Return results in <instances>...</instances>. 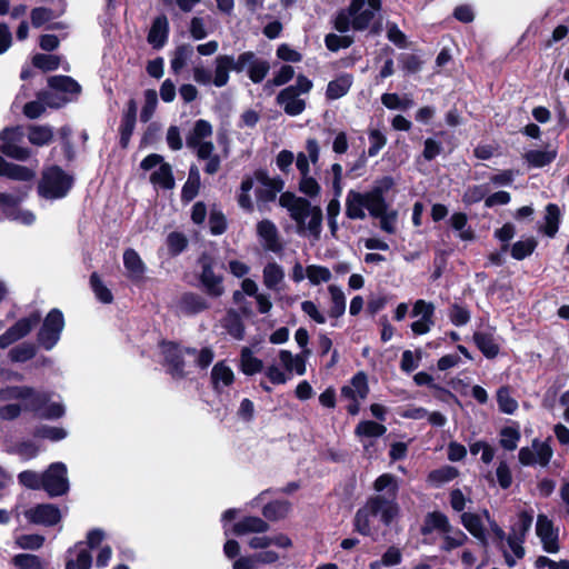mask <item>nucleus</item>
<instances>
[{
	"label": "nucleus",
	"mask_w": 569,
	"mask_h": 569,
	"mask_svg": "<svg viewBox=\"0 0 569 569\" xmlns=\"http://www.w3.org/2000/svg\"><path fill=\"white\" fill-rule=\"evenodd\" d=\"M212 126L206 120L196 121L192 130L186 139L187 147L194 150L198 158L209 157L214 151V146L211 141L204 139L211 137Z\"/></svg>",
	"instance_id": "obj_15"
},
{
	"label": "nucleus",
	"mask_w": 569,
	"mask_h": 569,
	"mask_svg": "<svg viewBox=\"0 0 569 569\" xmlns=\"http://www.w3.org/2000/svg\"><path fill=\"white\" fill-rule=\"evenodd\" d=\"M254 194L258 207L273 201L283 188V182L277 178H270L263 170L253 173Z\"/></svg>",
	"instance_id": "obj_17"
},
{
	"label": "nucleus",
	"mask_w": 569,
	"mask_h": 569,
	"mask_svg": "<svg viewBox=\"0 0 569 569\" xmlns=\"http://www.w3.org/2000/svg\"><path fill=\"white\" fill-rule=\"evenodd\" d=\"M561 212L557 204L549 203L546 207L543 223L539 227L546 236L553 238L559 229Z\"/></svg>",
	"instance_id": "obj_39"
},
{
	"label": "nucleus",
	"mask_w": 569,
	"mask_h": 569,
	"mask_svg": "<svg viewBox=\"0 0 569 569\" xmlns=\"http://www.w3.org/2000/svg\"><path fill=\"white\" fill-rule=\"evenodd\" d=\"M553 456V450L547 441L535 439L530 447L519 450L518 459L523 466L546 467Z\"/></svg>",
	"instance_id": "obj_18"
},
{
	"label": "nucleus",
	"mask_w": 569,
	"mask_h": 569,
	"mask_svg": "<svg viewBox=\"0 0 569 569\" xmlns=\"http://www.w3.org/2000/svg\"><path fill=\"white\" fill-rule=\"evenodd\" d=\"M20 380V373L0 366V402L22 400L26 411H32L43 419L56 420L64 416V405L61 400H53L52 393L37 391L29 386L9 385Z\"/></svg>",
	"instance_id": "obj_1"
},
{
	"label": "nucleus",
	"mask_w": 569,
	"mask_h": 569,
	"mask_svg": "<svg viewBox=\"0 0 569 569\" xmlns=\"http://www.w3.org/2000/svg\"><path fill=\"white\" fill-rule=\"evenodd\" d=\"M435 305L423 299H419L413 303L412 316L419 318L410 326L415 335H426L431 330V328L435 326Z\"/></svg>",
	"instance_id": "obj_21"
},
{
	"label": "nucleus",
	"mask_w": 569,
	"mask_h": 569,
	"mask_svg": "<svg viewBox=\"0 0 569 569\" xmlns=\"http://www.w3.org/2000/svg\"><path fill=\"white\" fill-rule=\"evenodd\" d=\"M160 350L172 377L182 378L184 376V365L180 348L173 342H163Z\"/></svg>",
	"instance_id": "obj_26"
},
{
	"label": "nucleus",
	"mask_w": 569,
	"mask_h": 569,
	"mask_svg": "<svg viewBox=\"0 0 569 569\" xmlns=\"http://www.w3.org/2000/svg\"><path fill=\"white\" fill-rule=\"evenodd\" d=\"M179 312L183 315H196L208 308L207 301L194 293L183 295L177 305Z\"/></svg>",
	"instance_id": "obj_38"
},
{
	"label": "nucleus",
	"mask_w": 569,
	"mask_h": 569,
	"mask_svg": "<svg viewBox=\"0 0 569 569\" xmlns=\"http://www.w3.org/2000/svg\"><path fill=\"white\" fill-rule=\"evenodd\" d=\"M497 402L499 410L507 415H512L518 409V401L511 396L509 387H501L498 389Z\"/></svg>",
	"instance_id": "obj_54"
},
{
	"label": "nucleus",
	"mask_w": 569,
	"mask_h": 569,
	"mask_svg": "<svg viewBox=\"0 0 569 569\" xmlns=\"http://www.w3.org/2000/svg\"><path fill=\"white\" fill-rule=\"evenodd\" d=\"M399 512L397 502L386 500L382 496H373L355 516V529L363 536H371L376 530V519L388 526Z\"/></svg>",
	"instance_id": "obj_4"
},
{
	"label": "nucleus",
	"mask_w": 569,
	"mask_h": 569,
	"mask_svg": "<svg viewBox=\"0 0 569 569\" xmlns=\"http://www.w3.org/2000/svg\"><path fill=\"white\" fill-rule=\"evenodd\" d=\"M64 328V318L59 309H52L40 327L37 341L46 350L53 349L60 340Z\"/></svg>",
	"instance_id": "obj_11"
},
{
	"label": "nucleus",
	"mask_w": 569,
	"mask_h": 569,
	"mask_svg": "<svg viewBox=\"0 0 569 569\" xmlns=\"http://www.w3.org/2000/svg\"><path fill=\"white\" fill-rule=\"evenodd\" d=\"M393 186V179L386 176L376 180L372 188L366 192L349 190L346 197V216L351 220H365L366 209L388 204L385 196Z\"/></svg>",
	"instance_id": "obj_3"
},
{
	"label": "nucleus",
	"mask_w": 569,
	"mask_h": 569,
	"mask_svg": "<svg viewBox=\"0 0 569 569\" xmlns=\"http://www.w3.org/2000/svg\"><path fill=\"white\" fill-rule=\"evenodd\" d=\"M31 190V186H24L13 193H0V207L3 214L8 218L9 213L14 211L20 202H22Z\"/></svg>",
	"instance_id": "obj_41"
},
{
	"label": "nucleus",
	"mask_w": 569,
	"mask_h": 569,
	"mask_svg": "<svg viewBox=\"0 0 569 569\" xmlns=\"http://www.w3.org/2000/svg\"><path fill=\"white\" fill-rule=\"evenodd\" d=\"M123 266L127 271V276L131 280H140L142 279L146 272V264L142 261L141 257L134 249H127L123 252Z\"/></svg>",
	"instance_id": "obj_32"
},
{
	"label": "nucleus",
	"mask_w": 569,
	"mask_h": 569,
	"mask_svg": "<svg viewBox=\"0 0 569 569\" xmlns=\"http://www.w3.org/2000/svg\"><path fill=\"white\" fill-rule=\"evenodd\" d=\"M458 475L459 472L457 468L452 466H443L439 469L431 471L428 476V481L435 487H440L453 480Z\"/></svg>",
	"instance_id": "obj_52"
},
{
	"label": "nucleus",
	"mask_w": 569,
	"mask_h": 569,
	"mask_svg": "<svg viewBox=\"0 0 569 569\" xmlns=\"http://www.w3.org/2000/svg\"><path fill=\"white\" fill-rule=\"evenodd\" d=\"M312 89V82L305 76H298L295 84L289 86L281 90L277 96V103L283 109V111L296 117L301 114L306 109L307 96Z\"/></svg>",
	"instance_id": "obj_8"
},
{
	"label": "nucleus",
	"mask_w": 569,
	"mask_h": 569,
	"mask_svg": "<svg viewBox=\"0 0 569 569\" xmlns=\"http://www.w3.org/2000/svg\"><path fill=\"white\" fill-rule=\"evenodd\" d=\"M367 210L370 217L379 220V227L382 231L390 234L397 231L398 211L389 209V204Z\"/></svg>",
	"instance_id": "obj_29"
},
{
	"label": "nucleus",
	"mask_w": 569,
	"mask_h": 569,
	"mask_svg": "<svg viewBox=\"0 0 569 569\" xmlns=\"http://www.w3.org/2000/svg\"><path fill=\"white\" fill-rule=\"evenodd\" d=\"M448 317L453 326L462 327L470 321L471 315L465 306L453 303L449 308Z\"/></svg>",
	"instance_id": "obj_60"
},
{
	"label": "nucleus",
	"mask_w": 569,
	"mask_h": 569,
	"mask_svg": "<svg viewBox=\"0 0 569 569\" xmlns=\"http://www.w3.org/2000/svg\"><path fill=\"white\" fill-rule=\"evenodd\" d=\"M257 234L264 250L279 253L283 246L277 226L268 219L257 223Z\"/></svg>",
	"instance_id": "obj_24"
},
{
	"label": "nucleus",
	"mask_w": 569,
	"mask_h": 569,
	"mask_svg": "<svg viewBox=\"0 0 569 569\" xmlns=\"http://www.w3.org/2000/svg\"><path fill=\"white\" fill-rule=\"evenodd\" d=\"M284 269L279 263L268 262L262 270L263 286L273 292H280L284 283Z\"/></svg>",
	"instance_id": "obj_27"
},
{
	"label": "nucleus",
	"mask_w": 569,
	"mask_h": 569,
	"mask_svg": "<svg viewBox=\"0 0 569 569\" xmlns=\"http://www.w3.org/2000/svg\"><path fill=\"white\" fill-rule=\"evenodd\" d=\"M268 529L269 525L261 518L246 517L233 526L232 532L241 536L250 532L261 533L266 532Z\"/></svg>",
	"instance_id": "obj_42"
},
{
	"label": "nucleus",
	"mask_w": 569,
	"mask_h": 569,
	"mask_svg": "<svg viewBox=\"0 0 569 569\" xmlns=\"http://www.w3.org/2000/svg\"><path fill=\"white\" fill-rule=\"evenodd\" d=\"M240 370L247 376H253L263 370V362L254 357L250 348L243 347L240 353Z\"/></svg>",
	"instance_id": "obj_45"
},
{
	"label": "nucleus",
	"mask_w": 569,
	"mask_h": 569,
	"mask_svg": "<svg viewBox=\"0 0 569 569\" xmlns=\"http://www.w3.org/2000/svg\"><path fill=\"white\" fill-rule=\"evenodd\" d=\"M238 58L229 54H220L214 59L213 84L218 88L224 87L229 81V72L240 73Z\"/></svg>",
	"instance_id": "obj_25"
},
{
	"label": "nucleus",
	"mask_w": 569,
	"mask_h": 569,
	"mask_svg": "<svg viewBox=\"0 0 569 569\" xmlns=\"http://www.w3.org/2000/svg\"><path fill=\"white\" fill-rule=\"evenodd\" d=\"M52 93H42L39 96V100L26 103L23 113L30 118L36 119L42 114L47 104V100L51 99Z\"/></svg>",
	"instance_id": "obj_61"
},
{
	"label": "nucleus",
	"mask_w": 569,
	"mask_h": 569,
	"mask_svg": "<svg viewBox=\"0 0 569 569\" xmlns=\"http://www.w3.org/2000/svg\"><path fill=\"white\" fill-rule=\"evenodd\" d=\"M279 203L289 211L290 217L297 224L299 234H309L316 240L319 239L322 230V210L320 207H312L308 200L289 192L280 196Z\"/></svg>",
	"instance_id": "obj_2"
},
{
	"label": "nucleus",
	"mask_w": 569,
	"mask_h": 569,
	"mask_svg": "<svg viewBox=\"0 0 569 569\" xmlns=\"http://www.w3.org/2000/svg\"><path fill=\"white\" fill-rule=\"evenodd\" d=\"M41 316L39 312H32L29 316L18 320L3 335L0 336V348L6 349L13 342L24 338L30 331L39 325Z\"/></svg>",
	"instance_id": "obj_20"
},
{
	"label": "nucleus",
	"mask_w": 569,
	"mask_h": 569,
	"mask_svg": "<svg viewBox=\"0 0 569 569\" xmlns=\"http://www.w3.org/2000/svg\"><path fill=\"white\" fill-rule=\"evenodd\" d=\"M234 381L233 370L224 362H217L211 370V382L213 389L221 392Z\"/></svg>",
	"instance_id": "obj_31"
},
{
	"label": "nucleus",
	"mask_w": 569,
	"mask_h": 569,
	"mask_svg": "<svg viewBox=\"0 0 569 569\" xmlns=\"http://www.w3.org/2000/svg\"><path fill=\"white\" fill-rule=\"evenodd\" d=\"M140 166L143 170L154 169L150 176V182L154 187L168 190L174 187L172 168L169 163L163 161L162 156L157 153L149 154L141 161Z\"/></svg>",
	"instance_id": "obj_13"
},
{
	"label": "nucleus",
	"mask_w": 569,
	"mask_h": 569,
	"mask_svg": "<svg viewBox=\"0 0 569 569\" xmlns=\"http://www.w3.org/2000/svg\"><path fill=\"white\" fill-rule=\"evenodd\" d=\"M12 562L19 569H44L42 561L36 555H17L13 557Z\"/></svg>",
	"instance_id": "obj_63"
},
{
	"label": "nucleus",
	"mask_w": 569,
	"mask_h": 569,
	"mask_svg": "<svg viewBox=\"0 0 569 569\" xmlns=\"http://www.w3.org/2000/svg\"><path fill=\"white\" fill-rule=\"evenodd\" d=\"M191 56H192L191 46L183 44V46L178 47L173 53V57H172L171 63H170L171 70L173 71V73H176V74L179 73L184 68V66L187 64V62L189 61Z\"/></svg>",
	"instance_id": "obj_57"
},
{
	"label": "nucleus",
	"mask_w": 569,
	"mask_h": 569,
	"mask_svg": "<svg viewBox=\"0 0 569 569\" xmlns=\"http://www.w3.org/2000/svg\"><path fill=\"white\" fill-rule=\"evenodd\" d=\"M23 138L24 132L21 127L6 128L0 133V151L9 158L19 161L27 160L31 152L21 146Z\"/></svg>",
	"instance_id": "obj_14"
},
{
	"label": "nucleus",
	"mask_w": 569,
	"mask_h": 569,
	"mask_svg": "<svg viewBox=\"0 0 569 569\" xmlns=\"http://www.w3.org/2000/svg\"><path fill=\"white\" fill-rule=\"evenodd\" d=\"M49 87L57 92L52 100H47L48 107L60 108L67 102L74 100L80 91V84L68 76H53L48 79Z\"/></svg>",
	"instance_id": "obj_12"
},
{
	"label": "nucleus",
	"mask_w": 569,
	"mask_h": 569,
	"mask_svg": "<svg viewBox=\"0 0 569 569\" xmlns=\"http://www.w3.org/2000/svg\"><path fill=\"white\" fill-rule=\"evenodd\" d=\"M368 377L363 371H359L341 388L340 396L342 400L348 401V413L356 416L360 411L361 402L368 397Z\"/></svg>",
	"instance_id": "obj_10"
},
{
	"label": "nucleus",
	"mask_w": 569,
	"mask_h": 569,
	"mask_svg": "<svg viewBox=\"0 0 569 569\" xmlns=\"http://www.w3.org/2000/svg\"><path fill=\"white\" fill-rule=\"evenodd\" d=\"M201 282L204 286L207 293L212 297H220L224 291L222 278L217 276L212 268L207 263L202 264Z\"/></svg>",
	"instance_id": "obj_37"
},
{
	"label": "nucleus",
	"mask_w": 569,
	"mask_h": 569,
	"mask_svg": "<svg viewBox=\"0 0 569 569\" xmlns=\"http://www.w3.org/2000/svg\"><path fill=\"white\" fill-rule=\"evenodd\" d=\"M290 510L288 501H274L264 506L262 513L267 519L279 520L284 518Z\"/></svg>",
	"instance_id": "obj_59"
},
{
	"label": "nucleus",
	"mask_w": 569,
	"mask_h": 569,
	"mask_svg": "<svg viewBox=\"0 0 569 569\" xmlns=\"http://www.w3.org/2000/svg\"><path fill=\"white\" fill-rule=\"evenodd\" d=\"M169 22L167 17H157L148 34V42L156 49L164 46L168 39Z\"/></svg>",
	"instance_id": "obj_34"
},
{
	"label": "nucleus",
	"mask_w": 569,
	"mask_h": 569,
	"mask_svg": "<svg viewBox=\"0 0 569 569\" xmlns=\"http://www.w3.org/2000/svg\"><path fill=\"white\" fill-rule=\"evenodd\" d=\"M387 428L383 425L371 420H365L358 423L355 433L360 438H379L383 436Z\"/></svg>",
	"instance_id": "obj_50"
},
{
	"label": "nucleus",
	"mask_w": 569,
	"mask_h": 569,
	"mask_svg": "<svg viewBox=\"0 0 569 569\" xmlns=\"http://www.w3.org/2000/svg\"><path fill=\"white\" fill-rule=\"evenodd\" d=\"M373 488L378 493H382L381 496L386 500H392V502H396L398 482L395 476L390 473L381 475L376 479Z\"/></svg>",
	"instance_id": "obj_40"
},
{
	"label": "nucleus",
	"mask_w": 569,
	"mask_h": 569,
	"mask_svg": "<svg viewBox=\"0 0 569 569\" xmlns=\"http://www.w3.org/2000/svg\"><path fill=\"white\" fill-rule=\"evenodd\" d=\"M523 541L525 539L519 536H508V549H503V555L508 567H513L516 562L525 556V548L522 546Z\"/></svg>",
	"instance_id": "obj_44"
},
{
	"label": "nucleus",
	"mask_w": 569,
	"mask_h": 569,
	"mask_svg": "<svg viewBox=\"0 0 569 569\" xmlns=\"http://www.w3.org/2000/svg\"><path fill=\"white\" fill-rule=\"evenodd\" d=\"M52 139L53 129L50 126L33 124L28 128V140L34 146H47Z\"/></svg>",
	"instance_id": "obj_47"
},
{
	"label": "nucleus",
	"mask_w": 569,
	"mask_h": 569,
	"mask_svg": "<svg viewBox=\"0 0 569 569\" xmlns=\"http://www.w3.org/2000/svg\"><path fill=\"white\" fill-rule=\"evenodd\" d=\"M353 78L349 73H343L336 79L331 80L326 90V98L328 100H337L345 97L350 90Z\"/></svg>",
	"instance_id": "obj_35"
},
{
	"label": "nucleus",
	"mask_w": 569,
	"mask_h": 569,
	"mask_svg": "<svg viewBox=\"0 0 569 569\" xmlns=\"http://www.w3.org/2000/svg\"><path fill=\"white\" fill-rule=\"evenodd\" d=\"M537 241L533 238L519 240L511 247V256L516 260H522L529 257L536 249Z\"/></svg>",
	"instance_id": "obj_58"
},
{
	"label": "nucleus",
	"mask_w": 569,
	"mask_h": 569,
	"mask_svg": "<svg viewBox=\"0 0 569 569\" xmlns=\"http://www.w3.org/2000/svg\"><path fill=\"white\" fill-rule=\"evenodd\" d=\"M253 176H246L242 179L239 191L237 193V201L239 207L247 212H252L254 209V202L251 197V191L253 190Z\"/></svg>",
	"instance_id": "obj_43"
},
{
	"label": "nucleus",
	"mask_w": 569,
	"mask_h": 569,
	"mask_svg": "<svg viewBox=\"0 0 569 569\" xmlns=\"http://www.w3.org/2000/svg\"><path fill=\"white\" fill-rule=\"evenodd\" d=\"M0 176L17 181H32L36 177V172L24 166L7 162L0 156Z\"/></svg>",
	"instance_id": "obj_33"
},
{
	"label": "nucleus",
	"mask_w": 569,
	"mask_h": 569,
	"mask_svg": "<svg viewBox=\"0 0 569 569\" xmlns=\"http://www.w3.org/2000/svg\"><path fill=\"white\" fill-rule=\"evenodd\" d=\"M24 517L31 523L50 527L61 520V511L54 505L41 503L27 509Z\"/></svg>",
	"instance_id": "obj_22"
},
{
	"label": "nucleus",
	"mask_w": 569,
	"mask_h": 569,
	"mask_svg": "<svg viewBox=\"0 0 569 569\" xmlns=\"http://www.w3.org/2000/svg\"><path fill=\"white\" fill-rule=\"evenodd\" d=\"M332 273L329 268L320 264L307 266V279L311 286H320L331 280Z\"/></svg>",
	"instance_id": "obj_53"
},
{
	"label": "nucleus",
	"mask_w": 569,
	"mask_h": 569,
	"mask_svg": "<svg viewBox=\"0 0 569 569\" xmlns=\"http://www.w3.org/2000/svg\"><path fill=\"white\" fill-rule=\"evenodd\" d=\"M451 527L449 519L446 515L435 511L426 517L425 532L438 531L443 533Z\"/></svg>",
	"instance_id": "obj_51"
},
{
	"label": "nucleus",
	"mask_w": 569,
	"mask_h": 569,
	"mask_svg": "<svg viewBox=\"0 0 569 569\" xmlns=\"http://www.w3.org/2000/svg\"><path fill=\"white\" fill-rule=\"evenodd\" d=\"M42 489L51 497L64 495L69 489L67 467L62 462H54L42 473Z\"/></svg>",
	"instance_id": "obj_16"
},
{
	"label": "nucleus",
	"mask_w": 569,
	"mask_h": 569,
	"mask_svg": "<svg viewBox=\"0 0 569 569\" xmlns=\"http://www.w3.org/2000/svg\"><path fill=\"white\" fill-rule=\"evenodd\" d=\"M310 350L306 349L299 355H293L289 350H280L278 353L279 365L282 369L271 363L266 367L264 376L273 385H284L292 375L303 376L307 371V359Z\"/></svg>",
	"instance_id": "obj_6"
},
{
	"label": "nucleus",
	"mask_w": 569,
	"mask_h": 569,
	"mask_svg": "<svg viewBox=\"0 0 569 569\" xmlns=\"http://www.w3.org/2000/svg\"><path fill=\"white\" fill-rule=\"evenodd\" d=\"M36 346L31 342H22L9 351V358L13 362H26L34 357Z\"/></svg>",
	"instance_id": "obj_56"
},
{
	"label": "nucleus",
	"mask_w": 569,
	"mask_h": 569,
	"mask_svg": "<svg viewBox=\"0 0 569 569\" xmlns=\"http://www.w3.org/2000/svg\"><path fill=\"white\" fill-rule=\"evenodd\" d=\"M328 293L331 301L329 316L331 318H340L346 311V296L342 289L337 284H330L328 287Z\"/></svg>",
	"instance_id": "obj_46"
},
{
	"label": "nucleus",
	"mask_w": 569,
	"mask_h": 569,
	"mask_svg": "<svg viewBox=\"0 0 569 569\" xmlns=\"http://www.w3.org/2000/svg\"><path fill=\"white\" fill-rule=\"evenodd\" d=\"M520 437L518 427L507 426L500 431V446L506 450L512 451L518 447Z\"/></svg>",
	"instance_id": "obj_55"
},
{
	"label": "nucleus",
	"mask_w": 569,
	"mask_h": 569,
	"mask_svg": "<svg viewBox=\"0 0 569 569\" xmlns=\"http://www.w3.org/2000/svg\"><path fill=\"white\" fill-rule=\"evenodd\" d=\"M238 70L247 71L249 79L260 83L269 72L270 64L267 60L258 58L254 52L246 51L238 56Z\"/></svg>",
	"instance_id": "obj_19"
},
{
	"label": "nucleus",
	"mask_w": 569,
	"mask_h": 569,
	"mask_svg": "<svg viewBox=\"0 0 569 569\" xmlns=\"http://www.w3.org/2000/svg\"><path fill=\"white\" fill-rule=\"evenodd\" d=\"M73 184V178L61 168L52 166L46 169L38 186L40 197L56 200L64 198Z\"/></svg>",
	"instance_id": "obj_9"
},
{
	"label": "nucleus",
	"mask_w": 569,
	"mask_h": 569,
	"mask_svg": "<svg viewBox=\"0 0 569 569\" xmlns=\"http://www.w3.org/2000/svg\"><path fill=\"white\" fill-rule=\"evenodd\" d=\"M557 157V149L547 146L543 150H529L525 153V159L529 167L542 168L550 164Z\"/></svg>",
	"instance_id": "obj_36"
},
{
	"label": "nucleus",
	"mask_w": 569,
	"mask_h": 569,
	"mask_svg": "<svg viewBox=\"0 0 569 569\" xmlns=\"http://www.w3.org/2000/svg\"><path fill=\"white\" fill-rule=\"evenodd\" d=\"M222 327L227 330V332L234 339L241 340L244 336V327L240 316L233 311L229 310L222 319Z\"/></svg>",
	"instance_id": "obj_48"
},
{
	"label": "nucleus",
	"mask_w": 569,
	"mask_h": 569,
	"mask_svg": "<svg viewBox=\"0 0 569 569\" xmlns=\"http://www.w3.org/2000/svg\"><path fill=\"white\" fill-rule=\"evenodd\" d=\"M60 62V57L54 54L38 53L32 58L33 66L43 71H52L58 69Z\"/></svg>",
	"instance_id": "obj_62"
},
{
	"label": "nucleus",
	"mask_w": 569,
	"mask_h": 569,
	"mask_svg": "<svg viewBox=\"0 0 569 569\" xmlns=\"http://www.w3.org/2000/svg\"><path fill=\"white\" fill-rule=\"evenodd\" d=\"M472 339L486 358L493 359L498 356L500 345L492 331H476Z\"/></svg>",
	"instance_id": "obj_30"
},
{
	"label": "nucleus",
	"mask_w": 569,
	"mask_h": 569,
	"mask_svg": "<svg viewBox=\"0 0 569 569\" xmlns=\"http://www.w3.org/2000/svg\"><path fill=\"white\" fill-rule=\"evenodd\" d=\"M91 553L83 542H79L68 550L66 569H91Z\"/></svg>",
	"instance_id": "obj_28"
},
{
	"label": "nucleus",
	"mask_w": 569,
	"mask_h": 569,
	"mask_svg": "<svg viewBox=\"0 0 569 569\" xmlns=\"http://www.w3.org/2000/svg\"><path fill=\"white\" fill-rule=\"evenodd\" d=\"M381 10V0H351L347 9L340 10L335 18V28L339 32L350 29H368L376 14Z\"/></svg>",
	"instance_id": "obj_5"
},
{
	"label": "nucleus",
	"mask_w": 569,
	"mask_h": 569,
	"mask_svg": "<svg viewBox=\"0 0 569 569\" xmlns=\"http://www.w3.org/2000/svg\"><path fill=\"white\" fill-rule=\"evenodd\" d=\"M90 284L96 298L102 303H110L113 299L111 291L102 283L97 273L91 274Z\"/></svg>",
	"instance_id": "obj_64"
},
{
	"label": "nucleus",
	"mask_w": 569,
	"mask_h": 569,
	"mask_svg": "<svg viewBox=\"0 0 569 569\" xmlns=\"http://www.w3.org/2000/svg\"><path fill=\"white\" fill-rule=\"evenodd\" d=\"M536 533L546 552L556 553L559 551L558 530L546 515L537 517Z\"/></svg>",
	"instance_id": "obj_23"
},
{
	"label": "nucleus",
	"mask_w": 569,
	"mask_h": 569,
	"mask_svg": "<svg viewBox=\"0 0 569 569\" xmlns=\"http://www.w3.org/2000/svg\"><path fill=\"white\" fill-rule=\"evenodd\" d=\"M442 535L441 550L450 551L465 545L468 540L467 535L458 528L450 527L448 531Z\"/></svg>",
	"instance_id": "obj_49"
},
{
	"label": "nucleus",
	"mask_w": 569,
	"mask_h": 569,
	"mask_svg": "<svg viewBox=\"0 0 569 569\" xmlns=\"http://www.w3.org/2000/svg\"><path fill=\"white\" fill-rule=\"evenodd\" d=\"M463 527L483 546L491 538L497 545H502L506 533L501 527L491 519L488 510L480 513L463 512L460 517Z\"/></svg>",
	"instance_id": "obj_7"
}]
</instances>
